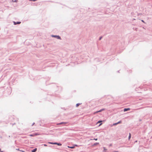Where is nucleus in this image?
<instances>
[{"mask_svg":"<svg viewBox=\"0 0 152 152\" xmlns=\"http://www.w3.org/2000/svg\"><path fill=\"white\" fill-rule=\"evenodd\" d=\"M102 112V111L101 110H101H99L95 112L94 113V114H96V113H98L101 112Z\"/></svg>","mask_w":152,"mask_h":152,"instance_id":"0eeeda50","label":"nucleus"},{"mask_svg":"<svg viewBox=\"0 0 152 152\" xmlns=\"http://www.w3.org/2000/svg\"><path fill=\"white\" fill-rule=\"evenodd\" d=\"M131 134L130 133H129V137H128V138H129V139H130L131 138Z\"/></svg>","mask_w":152,"mask_h":152,"instance_id":"2eb2a0df","label":"nucleus"},{"mask_svg":"<svg viewBox=\"0 0 152 152\" xmlns=\"http://www.w3.org/2000/svg\"><path fill=\"white\" fill-rule=\"evenodd\" d=\"M18 0H15V1H13V0H12V1L13 2H17L18 1Z\"/></svg>","mask_w":152,"mask_h":152,"instance_id":"a211bd4d","label":"nucleus"},{"mask_svg":"<svg viewBox=\"0 0 152 152\" xmlns=\"http://www.w3.org/2000/svg\"><path fill=\"white\" fill-rule=\"evenodd\" d=\"M81 104H82V103H78L76 104V106L77 107L79 106V105Z\"/></svg>","mask_w":152,"mask_h":152,"instance_id":"1a4fd4ad","label":"nucleus"},{"mask_svg":"<svg viewBox=\"0 0 152 152\" xmlns=\"http://www.w3.org/2000/svg\"><path fill=\"white\" fill-rule=\"evenodd\" d=\"M37 148H35L31 151V152H36L37 151Z\"/></svg>","mask_w":152,"mask_h":152,"instance_id":"6e6552de","label":"nucleus"},{"mask_svg":"<svg viewBox=\"0 0 152 152\" xmlns=\"http://www.w3.org/2000/svg\"><path fill=\"white\" fill-rule=\"evenodd\" d=\"M1 151H1H0V152Z\"/></svg>","mask_w":152,"mask_h":152,"instance_id":"4c0bfd02","label":"nucleus"},{"mask_svg":"<svg viewBox=\"0 0 152 152\" xmlns=\"http://www.w3.org/2000/svg\"><path fill=\"white\" fill-rule=\"evenodd\" d=\"M16 150H18V151H21L22 152H25V151H23V150H20V149L19 148L16 149Z\"/></svg>","mask_w":152,"mask_h":152,"instance_id":"9d476101","label":"nucleus"},{"mask_svg":"<svg viewBox=\"0 0 152 152\" xmlns=\"http://www.w3.org/2000/svg\"><path fill=\"white\" fill-rule=\"evenodd\" d=\"M30 136L31 137H34V133L33 134H30Z\"/></svg>","mask_w":152,"mask_h":152,"instance_id":"aec40b11","label":"nucleus"},{"mask_svg":"<svg viewBox=\"0 0 152 152\" xmlns=\"http://www.w3.org/2000/svg\"><path fill=\"white\" fill-rule=\"evenodd\" d=\"M103 148H104L103 152H104L105 151H106L107 150V149L105 147H104Z\"/></svg>","mask_w":152,"mask_h":152,"instance_id":"4468645a","label":"nucleus"},{"mask_svg":"<svg viewBox=\"0 0 152 152\" xmlns=\"http://www.w3.org/2000/svg\"><path fill=\"white\" fill-rule=\"evenodd\" d=\"M102 36L100 37L99 38V40H100L102 39Z\"/></svg>","mask_w":152,"mask_h":152,"instance_id":"6ab92c4d","label":"nucleus"},{"mask_svg":"<svg viewBox=\"0 0 152 152\" xmlns=\"http://www.w3.org/2000/svg\"><path fill=\"white\" fill-rule=\"evenodd\" d=\"M42 145H43L45 146H47V145L46 144H43Z\"/></svg>","mask_w":152,"mask_h":152,"instance_id":"5701e85b","label":"nucleus"},{"mask_svg":"<svg viewBox=\"0 0 152 152\" xmlns=\"http://www.w3.org/2000/svg\"><path fill=\"white\" fill-rule=\"evenodd\" d=\"M30 1H37V0H29Z\"/></svg>","mask_w":152,"mask_h":152,"instance_id":"412c9836","label":"nucleus"},{"mask_svg":"<svg viewBox=\"0 0 152 152\" xmlns=\"http://www.w3.org/2000/svg\"><path fill=\"white\" fill-rule=\"evenodd\" d=\"M62 109H63V110H66V109L64 108H61Z\"/></svg>","mask_w":152,"mask_h":152,"instance_id":"c756f323","label":"nucleus"},{"mask_svg":"<svg viewBox=\"0 0 152 152\" xmlns=\"http://www.w3.org/2000/svg\"><path fill=\"white\" fill-rule=\"evenodd\" d=\"M139 121H142V120L140 119H139Z\"/></svg>","mask_w":152,"mask_h":152,"instance_id":"c85d7f7f","label":"nucleus"},{"mask_svg":"<svg viewBox=\"0 0 152 152\" xmlns=\"http://www.w3.org/2000/svg\"><path fill=\"white\" fill-rule=\"evenodd\" d=\"M127 147H129L130 146H127Z\"/></svg>","mask_w":152,"mask_h":152,"instance_id":"c9c22d12","label":"nucleus"},{"mask_svg":"<svg viewBox=\"0 0 152 152\" xmlns=\"http://www.w3.org/2000/svg\"><path fill=\"white\" fill-rule=\"evenodd\" d=\"M15 123H14L13 124H12V126H13V125H15Z\"/></svg>","mask_w":152,"mask_h":152,"instance_id":"2f4dec72","label":"nucleus"},{"mask_svg":"<svg viewBox=\"0 0 152 152\" xmlns=\"http://www.w3.org/2000/svg\"><path fill=\"white\" fill-rule=\"evenodd\" d=\"M137 142V140H136V141H135V142Z\"/></svg>","mask_w":152,"mask_h":152,"instance_id":"72a5a7b5","label":"nucleus"},{"mask_svg":"<svg viewBox=\"0 0 152 152\" xmlns=\"http://www.w3.org/2000/svg\"><path fill=\"white\" fill-rule=\"evenodd\" d=\"M51 37H53L56 38L58 39H61V37L59 35H52Z\"/></svg>","mask_w":152,"mask_h":152,"instance_id":"f03ea898","label":"nucleus"},{"mask_svg":"<svg viewBox=\"0 0 152 152\" xmlns=\"http://www.w3.org/2000/svg\"><path fill=\"white\" fill-rule=\"evenodd\" d=\"M97 138H94V140H97Z\"/></svg>","mask_w":152,"mask_h":152,"instance_id":"bb28decb","label":"nucleus"},{"mask_svg":"<svg viewBox=\"0 0 152 152\" xmlns=\"http://www.w3.org/2000/svg\"><path fill=\"white\" fill-rule=\"evenodd\" d=\"M99 144V143L98 142H95L94 144L93 145V146H95L97 145L98 144Z\"/></svg>","mask_w":152,"mask_h":152,"instance_id":"ddd939ff","label":"nucleus"},{"mask_svg":"<svg viewBox=\"0 0 152 152\" xmlns=\"http://www.w3.org/2000/svg\"><path fill=\"white\" fill-rule=\"evenodd\" d=\"M67 122H61L60 123H57V125H61V124H67Z\"/></svg>","mask_w":152,"mask_h":152,"instance_id":"20e7f679","label":"nucleus"},{"mask_svg":"<svg viewBox=\"0 0 152 152\" xmlns=\"http://www.w3.org/2000/svg\"><path fill=\"white\" fill-rule=\"evenodd\" d=\"M34 124H35V123H34H34H33L31 125V126H33Z\"/></svg>","mask_w":152,"mask_h":152,"instance_id":"a878e982","label":"nucleus"},{"mask_svg":"<svg viewBox=\"0 0 152 152\" xmlns=\"http://www.w3.org/2000/svg\"><path fill=\"white\" fill-rule=\"evenodd\" d=\"M141 21H142V22H143V23H145V22L144 20H141Z\"/></svg>","mask_w":152,"mask_h":152,"instance_id":"b1692460","label":"nucleus"},{"mask_svg":"<svg viewBox=\"0 0 152 152\" xmlns=\"http://www.w3.org/2000/svg\"><path fill=\"white\" fill-rule=\"evenodd\" d=\"M0 151H1V149L0 148ZM0 152H3V151H1Z\"/></svg>","mask_w":152,"mask_h":152,"instance_id":"f704fd0d","label":"nucleus"},{"mask_svg":"<svg viewBox=\"0 0 152 152\" xmlns=\"http://www.w3.org/2000/svg\"><path fill=\"white\" fill-rule=\"evenodd\" d=\"M102 121V120H99L96 123V124H99V123H100V124L99 125V126H101L102 123V121Z\"/></svg>","mask_w":152,"mask_h":152,"instance_id":"7ed1b4c3","label":"nucleus"},{"mask_svg":"<svg viewBox=\"0 0 152 152\" xmlns=\"http://www.w3.org/2000/svg\"><path fill=\"white\" fill-rule=\"evenodd\" d=\"M68 147L69 148L73 149L75 148V146H68Z\"/></svg>","mask_w":152,"mask_h":152,"instance_id":"f8f14e48","label":"nucleus"},{"mask_svg":"<svg viewBox=\"0 0 152 152\" xmlns=\"http://www.w3.org/2000/svg\"><path fill=\"white\" fill-rule=\"evenodd\" d=\"M49 143L52 144V145H56L58 146H61L62 145V144L60 143H58L57 142H48Z\"/></svg>","mask_w":152,"mask_h":152,"instance_id":"f257e3e1","label":"nucleus"},{"mask_svg":"<svg viewBox=\"0 0 152 152\" xmlns=\"http://www.w3.org/2000/svg\"><path fill=\"white\" fill-rule=\"evenodd\" d=\"M121 122H122L121 121H119L118 122H117V124H121Z\"/></svg>","mask_w":152,"mask_h":152,"instance_id":"f3484780","label":"nucleus"},{"mask_svg":"<svg viewBox=\"0 0 152 152\" xmlns=\"http://www.w3.org/2000/svg\"><path fill=\"white\" fill-rule=\"evenodd\" d=\"M112 145V144H110V145H109V146H111Z\"/></svg>","mask_w":152,"mask_h":152,"instance_id":"7c9ffc66","label":"nucleus"},{"mask_svg":"<svg viewBox=\"0 0 152 152\" xmlns=\"http://www.w3.org/2000/svg\"><path fill=\"white\" fill-rule=\"evenodd\" d=\"M39 135V134L38 133H34V135L35 136H36L38 135Z\"/></svg>","mask_w":152,"mask_h":152,"instance_id":"9b49d317","label":"nucleus"},{"mask_svg":"<svg viewBox=\"0 0 152 152\" xmlns=\"http://www.w3.org/2000/svg\"><path fill=\"white\" fill-rule=\"evenodd\" d=\"M130 110V108H125L124 109V112H126L129 110Z\"/></svg>","mask_w":152,"mask_h":152,"instance_id":"423d86ee","label":"nucleus"},{"mask_svg":"<svg viewBox=\"0 0 152 152\" xmlns=\"http://www.w3.org/2000/svg\"><path fill=\"white\" fill-rule=\"evenodd\" d=\"M137 28H135L134 30L136 31H137Z\"/></svg>","mask_w":152,"mask_h":152,"instance_id":"cd10ccee","label":"nucleus"},{"mask_svg":"<svg viewBox=\"0 0 152 152\" xmlns=\"http://www.w3.org/2000/svg\"><path fill=\"white\" fill-rule=\"evenodd\" d=\"M117 72H118V73H119V70L118 71H117Z\"/></svg>","mask_w":152,"mask_h":152,"instance_id":"473e14b6","label":"nucleus"},{"mask_svg":"<svg viewBox=\"0 0 152 152\" xmlns=\"http://www.w3.org/2000/svg\"><path fill=\"white\" fill-rule=\"evenodd\" d=\"M104 152H107L106 151H105Z\"/></svg>","mask_w":152,"mask_h":152,"instance_id":"e433bc0d","label":"nucleus"},{"mask_svg":"<svg viewBox=\"0 0 152 152\" xmlns=\"http://www.w3.org/2000/svg\"><path fill=\"white\" fill-rule=\"evenodd\" d=\"M101 110L102 111H103L104 110H105V109L104 108H103V109H101Z\"/></svg>","mask_w":152,"mask_h":152,"instance_id":"4be33fe9","label":"nucleus"},{"mask_svg":"<svg viewBox=\"0 0 152 152\" xmlns=\"http://www.w3.org/2000/svg\"><path fill=\"white\" fill-rule=\"evenodd\" d=\"M14 24L15 25H16V24H20L21 22L20 21H17V22H15V21H13V22Z\"/></svg>","mask_w":152,"mask_h":152,"instance_id":"39448f33","label":"nucleus"},{"mask_svg":"<svg viewBox=\"0 0 152 152\" xmlns=\"http://www.w3.org/2000/svg\"><path fill=\"white\" fill-rule=\"evenodd\" d=\"M117 124H117V123H116L113 124V126H116V125H117Z\"/></svg>","mask_w":152,"mask_h":152,"instance_id":"dca6fc26","label":"nucleus"},{"mask_svg":"<svg viewBox=\"0 0 152 152\" xmlns=\"http://www.w3.org/2000/svg\"><path fill=\"white\" fill-rule=\"evenodd\" d=\"M74 145V146H76L77 147L78 146V145H76V144Z\"/></svg>","mask_w":152,"mask_h":152,"instance_id":"393cba45","label":"nucleus"}]
</instances>
